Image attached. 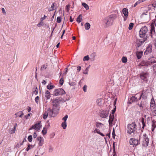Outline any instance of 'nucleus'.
Masks as SVG:
<instances>
[{
    "instance_id": "nucleus-1",
    "label": "nucleus",
    "mask_w": 156,
    "mask_h": 156,
    "mask_svg": "<svg viewBox=\"0 0 156 156\" xmlns=\"http://www.w3.org/2000/svg\"><path fill=\"white\" fill-rule=\"evenodd\" d=\"M117 17L115 14H112L110 15L105 19L103 20V25L105 28H107L111 26L113 23L114 20Z\"/></svg>"
},
{
    "instance_id": "nucleus-2",
    "label": "nucleus",
    "mask_w": 156,
    "mask_h": 156,
    "mask_svg": "<svg viewBox=\"0 0 156 156\" xmlns=\"http://www.w3.org/2000/svg\"><path fill=\"white\" fill-rule=\"evenodd\" d=\"M136 125L135 122L129 124L127 126V133L132 136H134V134L136 132Z\"/></svg>"
},
{
    "instance_id": "nucleus-3",
    "label": "nucleus",
    "mask_w": 156,
    "mask_h": 156,
    "mask_svg": "<svg viewBox=\"0 0 156 156\" xmlns=\"http://www.w3.org/2000/svg\"><path fill=\"white\" fill-rule=\"evenodd\" d=\"M65 93L64 90L62 88L55 89L53 92L52 95L54 96L62 95Z\"/></svg>"
},
{
    "instance_id": "nucleus-4",
    "label": "nucleus",
    "mask_w": 156,
    "mask_h": 156,
    "mask_svg": "<svg viewBox=\"0 0 156 156\" xmlns=\"http://www.w3.org/2000/svg\"><path fill=\"white\" fill-rule=\"evenodd\" d=\"M148 29L146 26H144L141 27L139 31L140 36L142 38L144 37L148 31Z\"/></svg>"
},
{
    "instance_id": "nucleus-5",
    "label": "nucleus",
    "mask_w": 156,
    "mask_h": 156,
    "mask_svg": "<svg viewBox=\"0 0 156 156\" xmlns=\"http://www.w3.org/2000/svg\"><path fill=\"white\" fill-rule=\"evenodd\" d=\"M62 101V98H56L52 101L53 107H58L60 105L61 102Z\"/></svg>"
},
{
    "instance_id": "nucleus-6",
    "label": "nucleus",
    "mask_w": 156,
    "mask_h": 156,
    "mask_svg": "<svg viewBox=\"0 0 156 156\" xmlns=\"http://www.w3.org/2000/svg\"><path fill=\"white\" fill-rule=\"evenodd\" d=\"M149 140L147 136L146 133L143 135V140L142 141V145L145 147L148 146L149 143Z\"/></svg>"
},
{
    "instance_id": "nucleus-7",
    "label": "nucleus",
    "mask_w": 156,
    "mask_h": 156,
    "mask_svg": "<svg viewBox=\"0 0 156 156\" xmlns=\"http://www.w3.org/2000/svg\"><path fill=\"white\" fill-rule=\"evenodd\" d=\"M142 96H143L142 98H144V95H143V93H142L141 94H136L134 96H132L130 100V103H131L133 101H137L138 100L137 97L138 96L139 97V99L140 100L141 99Z\"/></svg>"
},
{
    "instance_id": "nucleus-8",
    "label": "nucleus",
    "mask_w": 156,
    "mask_h": 156,
    "mask_svg": "<svg viewBox=\"0 0 156 156\" xmlns=\"http://www.w3.org/2000/svg\"><path fill=\"white\" fill-rule=\"evenodd\" d=\"M42 127L40 121L39 122L37 123H36L35 125H33L30 129L29 130L32 129H35L37 131H38L40 130V128Z\"/></svg>"
},
{
    "instance_id": "nucleus-9",
    "label": "nucleus",
    "mask_w": 156,
    "mask_h": 156,
    "mask_svg": "<svg viewBox=\"0 0 156 156\" xmlns=\"http://www.w3.org/2000/svg\"><path fill=\"white\" fill-rule=\"evenodd\" d=\"M156 109V104L153 98L151 100L150 103V109L151 111Z\"/></svg>"
},
{
    "instance_id": "nucleus-10",
    "label": "nucleus",
    "mask_w": 156,
    "mask_h": 156,
    "mask_svg": "<svg viewBox=\"0 0 156 156\" xmlns=\"http://www.w3.org/2000/svg\"><path fill=\"white\" fill-rule=\"evenodd\" d=\"M148 73H147L142 72L140 74V77L141 79L145 81H147Z\"/></svg>"
},
{
    "instance_id": "nucleus-11",
    "label": "nucleus",
    "mask_w": 156,
    "mask_h": 156,
    "mask_svg": "<svg viewBox=\"0 0 156 156\" xmlns=\"http://www.w3.org/2000/svg\"><path fill=\"white\" fill-rule=\"evenodd\" d=\"M144 41H145L143 40H141L138 39H136V42L135 46H136V48L137 50L138 49V48L141 46L143 43Z\"/></svg>"
},
{
    "instance_id": "nucleus-12",
    "label": "nucleus",
    "mask_w": 156,
    "mask_h": 156,
    "mask_svg": "<svg viewBox=\"0 0 156 156\" xmlns=\"http://www.w3.org/2000/svg\"><path fill=\"white\" fill-rule=\"evenodd\" d=\"M130 144L133 145H136L138 144V141L137 140L134 138H131L129 140Z\"/></svg>"
},
{
    "instance_id": "nucleus-13",
    "label": "nucleus",
    "mask_w": 156,
    "mask_h": 156,
    "mask_svg": "<svg viewBox=\"0 0 156 156\" xmlns=\"http://www.w3.org/2000/svg\"><path fill=\"white\" fill-rule=\"evenodd\" d=\"M148 66H149L148 63L147 61H142L138 65V66L140 68H141V66H145L147 67Z\"/></svg>"
},
{
    "instance_id": "nucleus-14",
    "label": "nucleus",
    "mask_w": 156,
    "mask_h": 156,
    "mask_svg": "<svg viewBox=\"0 0 156 156\" xmlns=\"http://www.w3.org/2000/svg\"><path fill=\"white\" fill-rule=\"evenodd\" d=\"M108 112L107 111L103 110L100 113V116L101 117L103 118H105L108 116Z\"/></svg>"
},
{
    "instance_id": "nucleus-15",
    "label": "nucleus",
    "mask_w": 156,
    "mask_h": 156,
    "mask_svg": "<svg viewBox=\"0 0 156 156\" xmlns=\"http://www.w3.org/2000/svg\"><path fill=\"white\" fill-rule=\"evenodd\" d=\"M55 109V108H54V107H53L52 109H51L49 108L47 111H46L49 116H50V117L53 116V114L54 113H55V112L54 111Z\"/></svg>"
},
{
    "instance_id": "nucleus-16",
    "label": "nucleus",
    "mask_w": 156,
    "mask_h": 156,
    "mask_svg": "<svg viewBox=\"0 0 156 156\" xmlns=\"http://www.w3.org/2000/svg\"><path fill=\"white\" fill-rule=\"evenodd\" d=\"M148 63V65H150L154 63H156V61L154 58V57L151 58L149 59L147 61Z\"/></svg>"
},
{
    "instance_id": "nucleus-17",
    "label": "nucleus",
    "mask_w": 156,
    "mask_h": 156,
    "mask_svg": "<svg viewBox=\"0 0 156 156\" xmlns=\"http://www.w3.org/2000/svg\"><path fill=\"white\" fill-rule=\"evenodd\" d=\"M45 96L46 100L49 99L51 97L50 91L48 90H46L45 92Z\"/></svg>"
},
{
    "instance_id": "nucleus-18",
    "label": "nucleus",
    "mask_w": 156,
    "mask_h": 156,
    "mask_svg": "<svg viewBox=\"0 0 156 156\" xmlns=\"http://www.w3.org/2000/svg\"><path fill=\"white\" fill-rule=\"evenodd\" d=\"M123 14L124 15V16L126 17L128 16V10L126 8H124L122 10Z\"/></svg>"
},
{
    "instance_id": "nucleus-19",
    "label": "nucleus",
    "mask_w": 156,
    "mask_h": 156,
    "mask_svg": "<svg viewBox=\"0 0 156 156\" xmlns=\"http://www.w3.org/2000/svg\"><path fill=\"white\" fill-rule=\"evenodd\" d=\"M37 140L39 141L38 144L40 146H41L43 144L44 141L42 140V137L41 136L37 138Z\"/></svg>"
},
{
    "instance_id": "nucleus-20",
    "label": "nucleus",
    "mask_w": 156,
    "mask_h": 156,
    "mask_svg": "<svg viewBox=\"0 0 156 156\" xmlns=\"http://www.w3.org/2000/svg\"><path fill=\"white\" fill-rule=\"evenodd\" d=\"M143 52L141 51H137L136 52V55L138 59L140 58L143 55Z\"/></svg>"
},
{
    "instance_id": "nucleus-21",
    "label": "nucleus",
    "mask_w": 156,
    "mask_h": 156,
    "mask_svg": "<svg viewBox=\"0 0 156 156\" xmlns=\"http://www.w3.org/2000/svg\"><path fill=\"white\" fill-rule=\"evenodd\" d=\"M94 133H97L98 134H99L102 136H105L104 134L100 132V130L98 128H96L94 131Z\"/></svg>"
},
{
    "instance_id": "nucleus-22",
    "label": "nucleus",
    "mask_w": 156,
    "mask_h": 156,
    "mask_svg": "<svg viewBox=\"0 0 156 156\" xmlns=\"http://www.w3.org/2000/svg\"><path fill=\"white\" fill-rule=\"evenodd\" d=\"M114 119V115H113L112 116L110 114L109 116V119L108 120L109 123L110 125H111L112 124V122L113 121Z\"/></svg>"
},
{
    "instance_id": "nucleus-23",
    "label": "nucleus",
    "mask_w": 156,
    "mask_h": 156,
    "mask_svg": "<svg viewBox=\"0 0 156 156\" xmlns=\"http://www.w3.org/2000/svg\"><path fill=\"white\" fill-rule=\"evenodd\" d=\"M151 36L152 38H153L155 35V31L154 28H152L150 30Z\"/></svg>"
},
{
    "instance_id": "nucleus-24",
    "label": "nucleus",
    "mask_w": 156,
    "mask_h": 156,
    "mask_svg": "<svg viewBox=\"0 0 156 156\" xmlns=\"http://www.w3.org/2000/svg\"><path fill=\"white\" fill-rule=\"evenodd\" d=\"M95 126L97 128H100L101 127L104 126V124L101 122H96Z\"/></svg>"
},
{
    "instance_id": "nucleus-25",
    "label": "nucleus",
    "mask_w": 156,
    "mask_h": 156,
    "mask_svg": "<svg viewBox=\"0 0 156 156\" xmlns=\"http://www.w3.org/2000/svg\"><path fill=\"white\" fill-rule=\"evenodd\" d=\"M82 16L81 14L77 18L76 21L78 23H80L82 20Z\"/></svg>"
},
{
    "instance_id": "nucleus-26",
    "label": "nucleus",
    "mask_w": 156,
    "mask_h": 156,
    "mask_svg": "<svg viewBox=\"0 0 156 156\" xmlns=\"http://www.w3.org/2000/svg\"><path fill=\"white\" fill-rule=\"evenodd\" d=\"M141 122L143 125L142 129H144V127L146 126V124H145L144 118H142L141 119Z\"/></svg>"
},
{
    "instance_id": "nucleus-27",
    "label": "nucleus",
    "mask_w": 156,
    "mask_h": 156,
    "mask_svg": "<svg viewBox=\"0 0 156 156\" xmlns=\"http://www.w3.org/2000/svg\"><path fill=\"white\" fill-rule=\"evenodd\" d=\"M90 23H87L85 24V28L86 30H89L90 27Z\"/></svg>"
},
{
    "instance_id": "nucleus-28",
    "label": "nucleus",
    "mask_w": 156,
    "mask_h": 156,
    "mask_svg": "<svg viewBox=\"0 0 156 156\" xmlns=\"http://www.w3.org/2000/svg\"><path fill=\"white\" fill-rule=\"evenodd\" d=\"M152 131H154V129L156 127V123L155 122H153V121H152Z\"/></svg>"
},
{
    "instance_id": "nucleus-29",
    "label": "nucleus",
    "mask_w": 156,
    "mask_h": 156,
    "mask_svg": "<svg viewBox=\"0 0 156 156\" xmlns=\"http://www.w3.org/2000/svg\"><path fill=\"white\" fill-rule=\"evenodd\" d=\"M102 100L101 98L98 99L97 101V104L101 106L102 104Z\"/></svg>"
},
{
    "instance_id": "nucleus-30",
    "label": "nucleus",
    "mask_w": 156,
    "mask_h": 156,
    "mask_svg": "<svg viewBox=\"0 0 156 156\" xmlns=\"http://www.w3.org/2000/svg\"><path fill=\"white\" fill-rule=\"evenodd\" d=\"M67 126L66 122H63L62 124V126L63 129H65L66 128Z\"/></svg>"
},
{
    "instance_id": "nucleus-31",
    "label": "nucleus",
    "mask_w": 156,
    "mask_h": 156,
    "mask_svg": "<svg viewBox=\"0 0 156 156\" xmlns=\"http://www.w3.org/2000/svg\"><path fill=\"white\" fill-rule=\"evenodd\" d=\"M82 5L84 7L86 10H88L89 9V6L86 3L84 2L82 3Z\"/></svg>"
},
{
    "instance_id": "nucleus-32",
    "label": "nucleus",
    "mask_w": 156,
    "mask_h": 156,
    "mask_svg": "<svg viewBox=\"0 0 156 156\" xmlns=\"http://www.w3.org/2000/svg\"><path fill=\"white\" fill-rule=\"evenodd\" d=\"M48 115V114L47 112L46 111L43 114V117L44 119H46Z\"/></svg>"
},
{
    "instance_id": "nucleus-33",
    "label": "nucleus",
    "mask_w": 156,
    "mask_h": 156,
    "mask_svg": "<svg viewBox=\"0 0 156 156\" xmlns=\"http://www.w3.org/2000/svg\"><path fill=\"white\" fill-rule=\"evenodd\" d=\"M47 129L46 127H44L42 131V133L44 135H45L47 133Z\"/></svg>"
},
{
    "instance_id": "nucleus-34",
    "label": "nucleus",
    "mask_w": 156,
    "mask_h": 156,
    "mask_svg": "<svg viewBox=\"0 0 156 156\" xmlns=\"http://www.w3.org/2000/svg\"><path fill=\"white\" fill-rule=\"evenodd\" d=\"M33 146L32 145L29 144L28 145V147L26 149V150L27 151H28L29 150H30L31 149V148H33Z\"/></svg>"
},
{
    "instance_id": "nucleus-35",
    "label": "nucleus",
    "mask_w": 156,
    "mask_h": 156,
    "mask_svg": "<svg viewBox=\"0 0 156 156\" xmlns=\"http://www.w3.org/2000/svg\"><path fill=\"white\" fill-rule=\"evenodd\" d=\"M20 112L21 113V114L20 115H18L19 116V117H20V118H22L23 117V115H24V114H23V111H20L18 113H16L15 114V115H17L18 114L20 113Z\"/></svg>"
},
{
    "instance_id": "nucleus-36",
    "label": "nucleus",
    "mask_w": 156,
    "mask_h": 156,
    "mask_svg": "<svg viewBox=\"0 0 156 156\" xmlns=\"http://www.w3.org/2000/svg\"><path fill=\"white\" fill-rule=\"evenodd\" d=\"M122 61L123 63H126L127 61V59L126 57H123L122 58Z\"/></svg>"
},
{
    "instance_id": "nucleus-37",
    "label": "nucleus",
    "mask_w": 156,
    "mask_h": 156,
    "mask_svg": "<svg viewBox=\"0 0 156 156\" xmlns=\"http://www.w3.org/2000/svg\"><path fill=\"white\" fill-rule=\"evenodd\" d=\"M134 25V23H130L129 27V30H131L133 28Z\"/></svg>"
},
{
    "instance_id": "nucleus-38",
    "label": "nucleus",
    "mask_w": 156,
    "mask_h": 156,
    "mask_svg": "<svg viewBox=\"0 0 156 156\" xmlns=\"http://www.w3.org/2000/svg\"><path fill=\"white\" fill-rule=\"evenodd\" d=\"M54 88V86L53 85H48L47 86V88L48 89H49V90L51 89Z\"/></svg>"
},
{
    "instance_id": "nucleus-39",
    "label": "nucleus",
    "mask_w": 156,
    "mask_h": 156,
    "mask_svg": "<svg viewBox=\"0 0 156 156\" xmlns=\"http://www.w3.org/2000/svg\"><path fill=\"white\" fill-rule=\"evenodd\" d=\"M16 131V129L13 128L11 129V130H10L9 132V133L10 134H12L13 133H14Z\"/></svg>"
},
{
    "instance_id": "nucleus-40",
    "label": "nucleus",
    "mask_w": 156,
    "mask_h": 156,
    "mask_svg": "<svg viewBox=\"0 0 156 156\" xmlns=\"http://www.w3.org/2000/svg\"><path fill=\"white\" fill-rule=\"evenodd\" d=\"M89 59L88 55H87L84 57L83 58V61H88Z\"/></svg>"
},
{
    "instance_id": "nucleus-41",
    "label": "nucleus",
    "mask_w": 156,
    "mask_h": 156,
    "mask_svg": "<svg viewBox=\"0 0 156 156\" xmlns=\"http://www.w3.org/2000/svg\"><path fill=\"white\" fill-rule=\"evenodd\" d=\"M47 67V64H44L43 65L41 68V69L42 70L43 69H46Z\"/></svg>"
},
{
    "instance_id": "nucleus-42",
    "label": "nucleus",
    "mask_w": 156,
    "mask_h": 156,
    "mask_svg": "<svg viewBox=\"0 0 156 156\" xmlns=\"http://www.w3.org/2000/svg\"><path fill=\"white\" fill-rule=\"evenodd\" d=\"M44 25V23L42 21H41V22L37 24V26L40 27Z\"/></svg>"
},
{
    "instance_id": "nucleus-43",
    "label": "nucleus",
    "mask_w": 156,
    "mask_h": 156,
    "mask_svg": "<svg viewBox=\"0 0 156 156\" xmlns=\"http://www.w3.org/2000/svg\"><path fill=\"white\" fill-rule=\"evenodd\" d=\"M28 140L29 142H31L32 140V135H30L28 137Z\"/></svg>"
},
{
    "instance_id": "nucleus-44",
    "label": "nucleus",
    "mask_w": 156,
    "mask_h": 156,
    "mask_svg": "<svg viewBox=\"0 0 156 156\" xmlns=\"http://www.w3.org/2000/svg\"><path fill=\"white\" fill-rule=\"evenodd\" d=\"M61 21V18L60 16H58L57 18V22L58 23H60Z\"/></svg>"
},
{
    "instance_id": "nucleus-45",
    "label": "nucleus",
    "mask_w": 156,
    "mask_h": 156,
    "mask_svg": "<svg viewBox=\"0 0 156 156\" xmlns=\"http://www.w3.org/2000/svg\"><path fill=\"white\" fill-rule=\"evenodd\" d=\"M144 105V102L143 101H141L140 103V104H138V105L140 107L143 108V105Z\"/></svg>"
},
{
    "instance_id": "nucleus-46",
    "label": "nucleus",
    "mask_w": 156,
    "mask_h": 156,
    "mask_svg": "<svg viewBox=\"0 0 156 156\" xmlns=\"http://www.w3.org/2000/svg\"><path fill=\"white\" fill-rule=\"evenodd\" d=\"M64 82V80L62 78H61L59 80V83L61 85H62Z\"/></svg>"
},
{
    "instance_id": "nucleus-47",
    "label": "nucleus",
    "mask_w": 156,
    "mask_h": 156,
    "mask_svg": "<svg viewBox=\"0 0 156 156\" xmlns=\"http://www.w3.org/2000/svg\"><path fill=\"white\" fill-rule=\"evenodd\" d=\"M141 3V1H138L136 2V3L134 4L133 7H136L138 4Z\"/></svg>"
},
{
    "instance_id": "nucleus-48",
    "label": "nucleus",
    "mask_w": 156,
    "mask_h": 156,
    "mask_svg": "<svg viewBox=\"0 0 156 156\" xmlns=\"http://www.w3.org/2000/svg\"><path fill=\"white\" fill-rule=\"evenodd\" d=\"M68 117L67 115H66L64 117L62 118V120L64 121V122H66L67 119Z\"/></svg>"
},
{
    "instance_id": "nucleus-49",
    "label": "nucleus",
    "mask_w": 156,
    "mask_h": 156,
    "mask_svg": "<svg viewBox=\"0 0 156 156\" xmlns=\"http://www.w3.org/2000/svg\"><path fill=\"white\" fill-rule=\"evenodd\" d=\"M55 3H53L51 5L50 8V10H54V4Z\"/></svg>"
},
{
    "instance_id": "nucleus-50",
    "label": "nucleus",
    "mask_w": 156,
    "mask_h": 156,
    "mask_svg": "<svg viewBox=\"0 0 156 156\" xmlns=\"http://www.w3.org/2000/svg\"><path fill=\"white\" fill-rule=\"evenodd\" d=\"M152 114L155 116H156V109L151 111Z\"/></svg>"
},
{
    "instance_id": "nucleus-51",
    "label": "nucleus",
    "mask_w": 156,
    "mask_h": 156,
    "mask_svg": "<svg viewBox=\"0 0 156 156\" xmlns=\"http://www.w3.org/2000/svg\"><path fill=\"white\" fill-rule=\"evenodd\" d=\"M34 93L35 95H37L38 93L37 88V87H36L35 88L34 91Z\"/></svg>"
},
{
    "instance_id": "nucleus-52",
    "label": "nucleus",
    "mask_w": 156,
    "mask_h": 156,
    "mask_svg": "<svg viewBox=\"0 0 156 156\" xmlns=\"http://www.w3.org/2000/svg\"><path fill=\"white\" fill-rule=\"evenodd\" d=\"M30 113H29L27 115H25V117L26 119H28L29 117L30 116Z\"/></svg>"
},
{
    "instance_id": "nucleus-53",
    "label": "nucleus",
    "mask_w": 156,
    "mask_h": 156,
    "mask_svg": "<svg viewBox=\"0 0 156 156\" xmlns=\"http://www.w3.org/2000/svg\"><path fill=\"white\" fill-rule=\"evenodd\" d=\"M39 99V97L38 96H37L35 98V101L37 103H38V100Z\"/></svg>"
},
{
    "instance_id": "nucleus-54",
    "label": "nucleus",
    "mask_w": 156,
    "mask_h": 156,
    "mask_svg": "<svg viewBox=\"0 0 156 156\" xmlns=\"http://www.w3.org/2000/svg\"><path fill=\"white\" fill-rule=\"evenodd\" d=\"M2 12L4 15H5L6 14V13L5 10V9L3 8H2Z\"/></svg>"
},
{
    "instance_id": "nucleus-55",
    "label": "nucleus",
    "mask_w": 156,
    "mask_h": 156,
    "mask_svg": "<svg viewBox=\"0 0 156 156\" xmlns=\"http://www.w3.org/2000/svg\"><path fill=\"white\" fill-rule=\"evenodd\" d=\"M146 51L150 52L151 51V48L150 47H148L147 48Z\"/></svg>"
},
{
    "instance_id": "nucleus-56",
    "label": "nucleus",
    "mask_w": 156,
    "mask_h": 156,
    "mask_svg": "<svg viewBox=\"0 0 156 156\" xmlns=\"http://www.w3.org/2000/svg\"><path fill=\"white\" fill-rule=\"evenodd\" d=\"M70 6V5H67L66 6V9L67 10V12H68L69 11Z\"/></svg>"
},
{
    "instance_id": "nucleus-57",
    "label": "nucleus",
    "mask_w": 156,
    "mask_h": 156,
    "mask_svg": "<svg viewBox=\"0 0 156 156\" xmlns=\"http://www.w3.org/2000/svg\"><path fill=\"white\" fill-rule=\"evenodd\" d=\"M87 86H86V85H85L83 87V90L84 91V92H86V89H87Z\"/></svg>"
},
{
    "instance_id": "nucleus-58",
    "label": "nucleus",
    "mask_w": 156,
    "mask_h": 156,
    "mask_svg": "<svg viewBox=\"0 0 156 156\" xmlns=\"http://www.w3.org/2000/svg\"><path fill=\"white\" fill-rule=\"evenodd\" d=\"M46 17L47 16L44 15V17H42L41 18V21H43L46 18Z\"/></svg>"
},
{
    "instance_id": "nucleus-59",
    "label": "nucleus",
    "mask_w": 156,
    "mask_h": 156,
    "mask_svg": "<svg viewBox=\"0 0 156 156\" xmlns=\"http://www.w3.org/2000/svg\"><path fill=\"white\" fill-rule=\"evenodd\" d=\"M37 134L36 133L34 132V135H33L34 138H36L37 137Z\"/></svg>"
},
{
    "instance_id": "nucleus-60",
    "label": "nucleus",
    "mask_w": 156,
    "mask_h": 156,
    "mask_svg": "<svg viewBox=\"0 0 156 156\" xmlns=\"http://www.w3.org/2000/svg\"><path fill=\"white\" fill-rule=\"evenodd\" d=\"M81 69V67L80 66H79L77 67V70L78 71H80Z\"/></svg>"
},
{
    "instance_id": "nucleus-61",
    "label": "nucleus",
    "mask_w": 156,
    "mask_h": 156,
    "mask_svg": "<svg viewBox=\"0 0 156 156\" xmlns=\"http://www.w3.org/2000/svg\"><path fill=\"white\" fill-rule=\"evenodd\" d=\"M115 110H116V107H115V108H114V109L112 111V113L113 114V115H114V113L115 112Z\"/></svg>"
},
{
    "instance_id": "nucleus-62",
    "label": "nucleus",
    "mask_w": 156,
    "mask_h": 156,
    "mask_svg": "<svg viewBox=\"0 0 156 156\" xmlns=\"http://www.w3.org/2000/svg\"><path fill=\"white\" fill-rule=\"evenodd\" d=\"M112 137L114 139L115 138V132H114V131L112 133Z\"/></svg>"
},
{
    "instance_id": "nucleus-63",
    "label": "nucleus",
    "mask_w": 156,
    "mask_h": 156,
    "mask_svg": "<svg viewBox=\"0 0 156 156\" xmlns=\"http://www.w3.org/2000/svg\"><path fill=\"white\" fill-rule=\"evenodd\" d=\"M17 125V123H15V124H14L13 128L16 129V128Z\"/></svg>"
},
{
    "instance_id": "nucleus-64",
    "label": "nucleus",
    "mask_w": 156,
    "mask_h": 156,
    "mask_svg": "<svg viewBox=\"0 0 156 156\" xmlns=\"http://www.w3.org/2000/svg\"><path fill=\"white\" fill-rule=\"evenodd\" d=\"M87 68H86V70H85V71L83 72V73L84 74H87L88 72H87Z\"/></svg>"
}]
</instances>
